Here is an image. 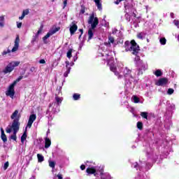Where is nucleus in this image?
<instances>
[{
	"mask_svg": "<svg viewBox=\"0 0 179 179\" xmlns=\"http://www.w3.org/2000/svg\"><path fill=\"white\" fill-rule=\"evenodd\" d=\"M70 64H71V63H69V61H66V68H67V69H68V68H71V67H69Z\"/></svg>",
	"mask_w": 179,
	"mask_h": 179,
	"instance_id": "49530a36",
	"label": "nucleus"
},
{
	"mask_svg": "<svg viewBox=\"0 0 179 179\" xmlns=\"http://www.w3.org/2000/svg\"><path fill=\"white\" fill-rule=\"evenodd\" d=\"M120 2H121L120 0H117L116 1H115V3L116 5H118L120 3Z\"/></svg>",
	"mask_w": 179,
	"mask_h": 179,
	"instance_id": "864d4df0",
	"label": "nucleus"
},
{
	"mask_svg": "<svg viewBox=\"0 0 179 179\" xmlns=\"http://www.w3.org/2000/svg\"><path fill=\"white\" fill-rule=\"evenodd\" d=\"M159 43H161V44L162 45H165L166 43V40L165 39V38H161L159 39Z\"/></svg>",
	"mask_w": 179,
	"mask_h": 179,
	"instance_id": "4c0bfd02",
	"label": "nucleus"
},
{
	"mask_svg": "<svg viewBox=\"0 0 179 179\" xmlns=\"http://www.w3.org/2000/svg\"><path fill=\"white\" fill-rule=\"evenodd\" d=\"M124 48L125 51H130L133 55H136V57L134 58V62L136 64V66H137L139 64V62H142L143 61L141 60V57L138 56V54H139V51H141V49H139V45L136 44V42H135L134 40L129 41H126L124 43Z\"/></svg>",
	"mask_w": 179,
	"mask_h": 179,
	"instance_id": "f257e3e1",
	"label": "nucleus"
},
{
	"mask_svg": "<svg viewBox=\"0 0 179 179\" xmlns=\"http://www.w3.org/2000/svg\"><path fill=\"white\" fill-rule=\"evenodd\" d=\"M85 7L82 6L81 9H80V13L83 14V13H85Z\"/></svg>",
	"mask_w": 179,
	"mask_h": 179,
	"instance_id": "37998d69",
	"label": "nucleus"
},
{
	"mask_svg": "<svg viewBox=\"0 0 179 179\" xmlns=\"http://www.w3.org/2000/svg\"><path fill=\"white\" fill-rule=\"evenodd\" d=\"M57 92H61V88H59V90H57Z\"/></svg>",
	"mask_w": 179,
	"mask_h": 179,
	"instance_id": "13d9d810",
	"label": "nucleus"
},
{
	"mask_svg": "<svg viewBox=\"0 0 179 179\" xmlns=\"http://www.w3.org/2000/svg\"><path fill=\"white\" fill-rule=\"evenodd\" d=\"M111 44L112 45H115V39H114V37L109 36L108 42L105 43V45H106V47H111Z\"/></svg>",
	"mask_w": 179,
	"mask_h": 179,
	"instance_id": "f8f14e48",
	"label": "nucleus"
},
{
	"mask_svg": "<svg viewBox=\"0 0 179 179\" xmlns=\"http://www.w3.org/2000/svg\"><path fill=\"white\" fill-rule=\"evenodd\" d=\"M1 139L3 142H7L8 138H6V135H5V131H3V129H1Z\"/></svg>",
	"mask_w": 179,
	"mask_h": 179,
	"instance_id": "5701e85b",
	"label": "nucleus"
},
{
	"mask_svg": "<svg viewBox=\"0 0 179 179\" xmlns=\"http://www.w3.org/2000/svg\"><path fill=\"white\" fill-rule=\"evenodd\" d=\"M148 43H149V39H147Z\"/></svg>",
	"mask_w": 179,
	"mask_h": 179,
	"instance_id": "bf43d9fd",
	"label": "nucleus"
},
{
	"mask_svg": "<svg viewBox=\"0 0 179 179\" xmlns=\"http://www.w3.org/2000/svg\"><path fill=\"white\" fill-rule=\"evenodd\" d=\"M29 13H30V11L29 10V9L24 10L22 11V16L19 17L20 20H23V19H24V16H27Z\"/></svg>",
	"mask_w": 179,
	"mask_h": 179,
	"instance_id": "2eb2a0df",
	"label": "nucleus"
},
{
	"mask_svg": "<svg viewBox=\"0 0 179 179\" xmlns=\"http://www.w3.org/2000/svg\"><path fill=\"white\" fill-rule=\"evenodd\" d=\"M39 64H45V60L44 59H41Z\"/></svg>",
	"mask_w": 179,
	"mask_h": 179,
	"instance_id": "de8ad7c7",
	"label": "nucleus"
},
{
	"mask_svg": "<svg viewBox=\"0 0 179 179\" xmlns=\"http://www.w3.org/2000/svg\"><path fill=\"white\" fill-rule=\"evenodd\" d=\"M20 127V122H19V119L14 120L11 125H9L8 127H6V132H7V134H10V132H13V135H11L10 137V139H13V141H16V139H17L16 134L19 131Z\"/></svg>",
	"mask_w": 179,
	"mask_h": 179,
	"instance_id": "7ed1b4c3",
	"label": "nucleus"
},
{
	"mask_svg": "<svg viewBox=\"0 0 179 179\" xmlns=\"http://www.w3.org/2000/svg\"><path fill=\"white\" fill-rule=\"evenodd\" d=\"M27 134L26 133V131H24L22 136H21L22 143H24V141L27 139Z\"/></svg>",
	"mask_w": 179,
	"mask_h": 179,
	"instance_id": "bb28decb",
	"label": "nucleus"
},
{
	"mask_svg": "<svg viewBox=\"0 0 179 179\" xmlns=\"http://www.w3.org/2000/svg\"><path fill=\"white\" fill-rule=\"evenodd\" d=\"M7 54H10V50L7 49L6 50H3V52H1V55L3 57H5V55H7Z\"/></svg>",
	"mask_w": 179,
	"mask_h": 179,
	"instance_id": "473e14b6",
	"label": "nucleus"
},
{
	"mask_svg": "<svg viewBox=\"0 0 179 179\" xmlns=\"http://www.w3.org/2000/svg\"><path fill=\"white\" fill-rule=\"evenodd\" d=\"M137 37L140 38V40H143L145 37H146V33L145 32H140L137 34Z\"/></svg>",
	"mask_w": 179,
	"mask_h": 179,
	"instance_id": "b1692460",
	"label": "nucleus"
},
{
	"mask_svg": "<svg viewBox=\"0 0 179 179\" xmlns=\"http://www.w3.org/2000/svg\"><path fill=\"white\" fill-rule=\"evenodd\" d=\"M154 75H155V76L159 77L162 76V75H163V73L162 72V70L158 69L154 72Z\"/></svg>",
	"mask_w": 179,
	"mask_h": 179,
	"instance_id": "c756f323",
	"label": "nucleus"
},
{
	"mask_svg": "<svg viewBox=\"0 0 179 179\" xmlns=\"http://www.w3.org/2000/svg\"><path fill=\"white\" fill-rule=\"evenodd\" d=\"M9 64L11 66L13 69H15L16 66H19V65H20V62H11L9 63Z\"/></svg>",
	"mask_w": 179,
	"mask_h": 179,
	"instance_id": "aec40b11",
	"label": "nucleus"
},
{
	"mask_svg": "<svg viewBox=\"0 0 179 179\" xmlns=\"http://www.w3.org/2000/svg\"><path fill=\"white\" fill-rule=\"evenodd\" d=\"M138 64V65L136 66L138 69V75H142V73H143V71H146V69H148V63L140 62Z\"/></svg>",
	"mask_w": 179,
	"mask_h": 179,
	"instance_id": "0eeeda50",
	"label": "nucleus"
},
{
	"mask_svg": "<svg viewBox=\"0 0 179 179\" xmlns=\"http://www.w3.org/2000/svg\"><path fill=\"white\" fill-rule=\"evenodd\" d=\"M122 71L123 72V75L124 76H127L128 75L131 74V70H129L128 68L125 67L124 69H122Z\"/></svg>",
	"mask_w": 179,
	"mask_h": 179,
	"instance_id": "412c9836",
	"label": "nucleus"
},
{
	"mask_svg": "<svg viewBox=\"0 0 179 179\" xmlns=\"http://www.w3.org/2000/svg\"><path fill=\"white\" fill-rule=\"evenodd\" d=\"M37 157H38V162L39 163L44 162V157L42 155L38 154Z\"/></svg>",
	"mask_w": 179,
	"mask_h": 179,
	"instance_id": "cd10ccee",
	"label": "nucleus"
},
{
	"mask_svg": "<svg viewBox=\"0 0 179 179\" xmlns=\"http://www.w3.org/2000/svg\"><path fill=\"white\" fill-rule=\"evenodd\" d=\"M119 1H120V2H121V1H122V0H119Z\"/></svg>",
	"mask_w": 179,
	"mask_h": 179,
	"instance_id": "680f3d73",
	"label": "nucleus"
},
{
	"mask_svg": "<svg viewBox=\"0 0 179 179\" xmlns=\"http://www.w3.org/2000/svg\"><path fill=\"white\" fill-rule=\"evenodd\" d=\"M22 79H23V76H20L12 84L14 85L15 86H16L17 82H20V80Z\"/></svg>",
	"mask_w": 179,
	"mask_h": 179,
	"instance_id": "2f4dec72",
	"label": "nucleus"
},
{
	"mask_svg": "<svg viewBox=\"0 0 179 179\" xmlns=\"http://www.w3.org/2000/svg\"><path fill=\"white\" fill-rule=\"evenodd\" d=\"M57 178H58L59 179H62V175L61 173H59V174L57 175Z\"/></svg>",
	"mask_w": 179,
	"mask_h": 179,
	"instance_id": "8fccbe9b",
	"label": "nucleus"
},
{
	"mask_svg": "<svg viewBox=\"0 0 179 179\" xmlns=\"http://www.w3.org/2000/svg\"><path fill=\"white\" fill-rule=\"evenodd\" d=\"M17 27L20 29L22 27V22H17Z\"/></svg>",
	"mask_w": 179,
	"mask_h": 179,
	"instance_id": "a18cd8bd",
	"label": "nucleus"
},
{
	"mask_svg": "<svg viewBox=\"0 0 179 179\" xmlns=\"http://www.w3.org/2000/svg\"><path fill=\"white\" fill-rule=\"evenodd\" d=\"M79 30H80V31L81 34H83V29H80Z\"/></svg>",
	"mask_w": 179,
	"mask_h": 179,
	"instance_id": "4d7b16f0",
	"label": "nucleus"
},
{
	"mask_svg": "<svg viewBox=\"0 0 179 179\" xmlns=\"http://www.w3.org/2000/svg\"><path fill=\"white\" fill-rule=\"evenodd\" d=\"M174 93V90L173 88H169L167 91V94L171 95Z\"/></svg>",
	"mask_w": 179,
	"mask_h": 179,
	"instance_id": "58836bf2",
	"label": "nucleus"
},
{
	"mask_svg": "<svg viewBox=\"0 0 179 179\" xmlns=\"http://www.w3.org/2000/svg\"><path fill=\"white\" fill-rule=\"evenodd\" d=\"M62 100H64V98L59 97L57 95L55 96V101H56L57 106H59V104H61V103H62Z\"/></svg>",
	"mask_w": 179,
	"mask_h": 179,
	"instance_id": "393cba45",
	"label": "nucleus"
},
{
	"mask_svg": "<svg viewBox=\"0 0 179 179\" xmlns=\"http://www.w3.org/2000/svg\"><path fill=\"white\" fill-rule=\"evenodd\" d=\"M59 27H57L55 29H52L51 31H50L49 32H48V34L43 38V41L44 42L45 44H47V39L50 38V37H51V36H52V34H55V33H57V31H59Z\"/></svg>",
	"mask_w": 179,
	"mask_h": 179,
	"instance_id": "6e6552de",
	"label": "nucleus"
},
{
	"mask_svg": "<svg viewBox=\"0 0 179 179\" xmlns=\"http://www.w3.org/2000/svg\"><path fill=\"white\" fill-rule=\"evenodd\" d=\"M49 166L52 169H55V162L54 161H49Z\"/></svg>",
	"mask_w": 179,
	"mask_h": 179,
	"instance_id": "e433bc0d",
	"label": "nucleus"
},
{
	"mask_svg": "<svg viewBox=\"0 0 179 179\" xmlns=\"http://www.w3.org/2000/svg\"><path fill=\"white\" fill-rule=\"evenodd\" d=\"M78 59V56H74L73 57V61L76 62V61Z\"/></svg>",
	"mask_w": 179,
	"mask_h": 179,
	"instance_id": "603ef678",
	"label": "nucleus"
},
{
	"mask_svg": "<svg viewBox=\"0 0 179 179\" xmlns=\"http://www.w3.org/2000/svg\"><path fill=\"white\" fill-rule=\"evenodd\" d=\"M86 172L88 174H94V173H96V168L95 167L88 168L87 169Z\"/></svg>",
	"mask_w": 179,
	"mask_h": 179,
	"instance_id": "4be33fe9",
	"label": "nucleus"
},
{
	"mask_svg": "<svg viewBox=\"0 0 179 179\" xmlns=\"http://www.w3.org/2000/svg\"><path fill=\"white\" fill-rule=\"evenodd\" d=\"M8 167H9V162H6L3 166V170H7L8 169Z\"/></svg>",
	"mask_w": 179,
	"mask_h": 179,
	"instance_id": "ea45409f",
	"label": "nucleus"
},
{
	"mask_svg": "<svg viewBox=\"0 0 179 179\" xmlns=\"http://www.w3.org/2000/svg\"><path fill=\"white\" fill-rule=\"evenodd\" d=\"M51 146V140L48 138H45V149H48Z\"/></svg>",
	"mask_w": 179,
	"mask_h": 179,
	"instance_id": "dca6fc26",
	"label": "nucleus"
},
{
	"mask_svg": "<svg viewBox=\"0 0 179 179\" xmlns=\"http://www.w3.org/2000/svg\"><path fill=\"white\" fill-rule=\"evenodd\" d=\"M171 15H174L173 13H171Z\"/></svg>",
	"mask_w": 179,
	"mask_h": 179,
	"instance_id": "052dcab7",
	"label": "nucleus"
},
{
	"mask_svg": "<svg viewBox=\"0 0 179 179\" xmlns=\"http://www.w3.org/2000/svg\"><path fill=\"white\" fill-rule=\"evenodd\" d=\"M18 114H19V110H15L11 115V120H18V122H19V117H17Z\"/></svg>",
	"mask_w": 179,
	"mask_h": 179,
	"instance_id": "a211bd4d",
	"label": "nucleus"
},
{
	"mask_svg": "<svg viewBox=\"0 0 179 179\" xmlns=\"http://www.w3.org/2000/svg\"><path fill=\"white\" fill-rule=\"evenodd\" d=\"M141 116L143 117V118H145V120H148V113L146 112H142L141 113Z\"/></svg>",
	"mask_w": 179,
	"mask_h": 179,
	"instance_id": "c9c22d12",
	"label": "nucleus"
},
{
	"mask_svg": "<svg viewBox=\"0 0 179 179\" xmlns=\"http://www.w3.org/2000/svg\"><path fill=\"white\" fill-rule=\"evenodd\" d=\"M173 23H174L175 26H177V27H179V21L178 20H173Z\"/></svg>",
	"mask_w": 179,
	"mask_h": 179,
	"instance_id": "79ce46f5",
	"label": "nucleus"
},
{
	"mask_svg": "<svg viewBox=\"0 0 179 179\" xmlns=\"http://www.w3.org/2000/svg\"><path fill=\"white\" fill-rule=\"evenodd\" d=\"M80 169L81 170H85V169H86V166L85 165H81Z\"/></svg>",
	"mask_w": 179,
	"mask_h": 179,
	"instance_id": "3c124183",
	"label": "nucleus"
},
{
	"mask_svg": "<svg viewBox=\"0 0 179 179\" xmlns=\"http://www.w3.org/2000/svg\"><path fill=\"white\" fill-rule=\"evenodd\" d=\"M74 65H75V63H73V62H71V63H70V66H73Z\"/></svg>",
	"mask_w": 179,
	"mask_h": 179,
	"instance_id": "6e6d98bb",
	"label": "nucleus"
},
{
	"mask_svg": "<svg viewBox=\"0 0 179 179\" xmlns=\"http://www.w3.org/2000/svg\"><path fill=\"white\" fill-rule=\"evenodd\" d=\"M78 30V25L73 22L70 25V33L71 36L75 34V31Z\"/></svg>",
	"mask_w": 179,
	"mask_h": 179,
	"instance_id": "ddd939ff",
	"label": "nucleus"
},
{
	"mask_svg": "<svg viewBox=\"0 0 179 179\" xmlns=\"http://www.w3.org/2000/svg\"><path fill=\"white\" fill-rule=\"evenodd\" d=\"M124 8H125V12H126L125 17L127 20H128V22L131 20V17H129V15H132L134 17H136V14L134 13V8L127 5H124Z\"/></svg>",
	"mask_w": 179,
	"mask_h": 179,
	"instance_id": "39448f33",
	"label": "nucleus"
},
{
	"mask_svg": "<svg viewBox=\"0 0 179 179\" xmlns=\"http://www.w3.org/2000/svg\"><path fill=\"white\" fill-rule=\"evenodd\" d=\"M71 73V68H68L66 71L64 73V78H68V75Z\"/></svg>",
	"mask_w": 179,
	"mask_h": 179,
	"instance_id": "72a5a7b5",
	"label": "nucleus"
},
{
	"mask_svg": "<svg viewBox=\"0 0 179 179\" xmlns=\"http://www.w3.org/2000/svg\"><path fill=\"white\" fill-rule=\"evenodd\" d=\"M15 86L13 84H10L6 91V96L10 97V99H13L15 97Z\"/></svg>",
	"mask_w": 179,
	"mask_h": 179,
	"instance_id": "423d86ee",
	"label": "nucleus"
},
{
	"mask_svg": "<svg viewBox=\"0 0 179 179\" xmlns=\"http://www.w3.org/2000/svg\"><path fill=\"white\" fill-rule=\"evenodd\" d=\"M13 71V67H11L10 64H8L6 67L5 68L4 71L3 72L6 74V73H10Z\"/></svg>",
	"mask_w": 179,
	"mask_h": 179,
	"instance_id": "4468645a",
	"label": "nucleus"
},
{
	"mask_svg": "<svg viewBox=\"0 0 179 179\" xmlns=\"http://www.w3.org/2000/svg\"><path fill=\"white\" fill-rule=\"evenodd\" d=\"M43 29H44V25L41 24L36 34V37H38V36L43 33Z\"/></svg>",
	"mask_w": 179,
	"mask_h": 179,
	"instance_id": "a878e982",
	"label": "nucleus"
},
{
	"mask_svg": "<svg viewBox=\"0 0 179 179\" xmlns=\"http://www.w3.org/2000/svg\"><path fill=\"white\" fill-rule=\"evenodd\" d=\"M20 41V39L19 38V36H17L15 40V44L12 50H10V52H16L17 50H19V43Z\"/></svg>",
	"mask_w": 179,
	"mask_h": 179,
	"instance_id": "9b49d317",
	"label": "nucleus"
},
{
	"mask_svg": "<svg viewBox=\"0 0 179 179\" xmlns=\"http://www.w3.org/2000/svg\"><path fill=\"white\" fill-rule=\"evenodd\" d=\"M113 54H114V52H108V53H102L101 54V55L103 57L102 59H103V61H107L108 65H109L110 71L112 72H114L116 76H118V79H121L122 78V76L120 75V73L117 71H118V69L114 65V57H113Z\"/></svg>",
	"mask_w": 179,
	"mask_h": 179,
	"instance_id": "f03ea898",
	"label": "nucleus"
},
{
	"mask_svg": "<svg viewBox=\"0 0 179 179\" xmlns=\"http://www.w3.org/2000/svg\"><path fill=\"white\" fill-rule=\"evenodd\" d=\"M66 5H68V1H67V0H64V7H63V9H65Z\"/></svg>",
	"mask_w": 179,
	"mask_h": 179,
	"instance_id": "c03bdc74",
	"label": "nucleus"
},
{
	"mask_svg": "<svg viewBox=\"0 0 179 179\" xmlns=\"http://www.w3.org/2000/svg\"><path fill=\"white\" fill-rule=\"evenodd\" d=\"M73 100H79L80 99V94H74L73 95Z\"/></svg>",
	"mask_w": 179,
	"mask_h": 179,
	"instance_id": "f704fd0d",
	"label": "nucleus"
},
{
	"mask_svg": "<svg viewBox=\"0 0 179 179\" xmlns=\"http://www.w3.org/2000/svg\"><path fill=\"white\" fill-rule=\"evenodd\" d=\"M143 127V124H142V122H138V123H137V128L138 129H142V127Z\"/></svg>",
	"mask_w": 179,
	"mask_h": 179,
	"instance_id": "a19ab883",
	"label": "nucleus"
},
{
	"mask_svg": "<svg viewBox=\"0 0 179 179\" xmlns=\"http://www.w3.org/2000/svg\"><path fill=\"white\" fill-rule=\"evenodd\" d=\"M137 167H138V163L136 162L134 164V169H137Z\"/></svg>",
	"mask_w": 179,
	"mask_h": 179,
	"instance_id": "5fc2aeb1",
	"label": "nucleus"
},
{
	"mask_svg": "<svg viewBox=\"0 0 179 179\" xmlns=\"http://www.w3.org/2000/svg\"><path fill=\"white\" fill-rule=\"evenodd\" d=\"M131 101H133V103H139V98H138V96H133L131 97Z\"/></svg>",
	"mask_w": 179,
	"mask_h": 179,
	"instance_id": "7c9ffc66",
	"label": "nucleus"
},
{
	"mask_svg": "<svg viewBox=\"0 0 179 179\" xmlns=\"http://www.w3.org/2000/svg\"><path fill=\"white\" fill-rule=\"evenodd\" d=\"M72 52H73V49H70L66 54V57L67 58H69V59H71V58H72Z\"/></svg>",
	"mask_w": 179,
	"mask_h": 179,
	"instance_id": "c85d7f7f",
	"label": "nucleus"
},
{
	"mask_svg": "<svg viewBox=\"0 0 179 179\" xmlns=\"http://www.w3.org/2000/svg\"><path fill=\"white\" fill-rule=\"evenodd\" d=\"M0 27H5V15L0 16Z\"/></svg>",
	"mask_w": 179,
	"mask_h": 179,
	"instance_id": "6ab92c4d",
	"label": "nucleus"
},
{
	"mask_svg": "<svg viewBox=\"0 0 179 179\" xmlns=\"http://www.w3.org/2000/svg\"><path fill=\"white\" fill-rule=\"evenodd\" d=\"M36 38H37V36H36V35H35V36H34V38L32 39V43H34V41H36Z\"/></svg>",
	"mask_w": 179,
	"mask_h": 179,
	"instance_id": "09e8293b",
	"label": "nucleus"
},
{
	"mask_svg": "<svg viewBox=\"0 0 179 179\" xmlns=\"http://www.w3.org/2000/svg\"><path fill=\"white\" fill-rule=\"evenodd\" d=\"M156 86H166L169 85V79L162 78L155 82Z\"/></svg>",
	"mask_w": 179,
	"mask_h": 179,
	"instance_id": "1a4fd4ad",
	"label": "nucleus"
},
{
	"mask_svg": "<svg viewBox=\"0 0 179 179\" xmlns=\"http://www.w3.org/2000/svg\"><path fill=\"white\" fill-rule=\"evenodd\" d=\"M37 116L36 114H32L29 116L28 123L27 124V128H31V125H33V122L36 121Z\"/></svg>",
	"mask_w": 179,
	"mask_h": 179,
	"instance_id": "9d476101",
	"label": "nucleus"
},
{
	"mask_svg": "<svg viewBox=\"0 0 179 179\" xmlns=\"http://www.w3.org/2000/svg\"><path fill=\"white\" fill-rule=\"evenodd\" d=\"M88 24H91V28L88 30V41L92 40L93 38V36H94V29L97 27V24H99V18L94 17V15H90Z\"/></svg>",
	"mask_w": 179,
	"mask_h": 179,
	"instance_id": "20e7f679",
	"label": "nucleus"
},
{
	"mask_svg": "<svg viewBox=\"0 0 179 179\" xmlns=\"http://www.w3.org/2000/svg\"><path fill=\"white\" fill-rule=\"evenodd\" d=\"M94 2H95L99 10H103V7L101 6V2H100V0H94Z\"/></svg>",
	"mask_w": 179,
	"mask_h": 179,
	"instance_id": "f3484780",
	"label": "nucleus"
}]
</instances>
